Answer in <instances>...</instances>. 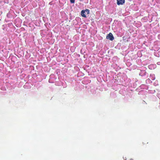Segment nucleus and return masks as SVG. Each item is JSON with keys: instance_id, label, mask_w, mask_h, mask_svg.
<instances>
[{"instance_id": "1", "label": "nucleus", "mask_w": 160, "mask_h": 160, "mask_svg": "<svg viewBox=\"0 0 160 160\" xmlns=\"http://www.w3.org/2000/svg\"><path fill=\"white\" fill-rule=\"evenodd\" d=\"M89 13V10L88 9H86L85 10H82L81 12V15L82 17L86 18V14H88Z\"/></svg>"}, {"instance_id": "2", "label": "nucleus", "mask_w": 160, "mask_h": 160, "mask_svg": "<svg viewBox=\"0 0 160 160\" xmlns=\"http://www.w3.org/2000/svg\"><path fill=\"white\" fill-rule=\"evenodd\" d=\"M106 38L107 39L110 40L111 41H112L114 39V38L111 33H109V34L106 37Z\"/></svg>"}, {"instance_id": "3", "label": "nucleus", "mask_w": 160, "mask_h": 160, "mask_svg": "<svg viewBox=\"0 0 160 160\" xmlns=\"http://www.w3.org/2000/svg\"><path fill=\"white\" fill-rule=\"evenodd\" d=\"M117 4L119 5H122L125 3V0H117Z\"/></svg>"}, {"instance_id": "4", "label": "nucleus", "mask_w": 160, "mask_h": 160, "mask_svg": "<svg viewBox=\"0 0 160 160\" xmlns=\"http://www.w3.org/2000/svg\"><path fill=\"white\" fill-rule=\"evenodd\" d=\"M70 1L71 3H74L75 2V0H70Z\"/></svg>"}, {"instance_id": "5", "label": "nucleus", "mask_w": 160, "mask_h": 160, "mask_svg": "<svg viewBox=\"0 0 160 160\" xmlns=\"http://www.w3.org/2000/svg\"><path fill=\"white\" fill-rule=\"evenodd\" d=\"M151 66V65H149V68H150Z\"/></svg>"}]
</instances>
